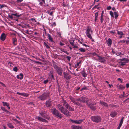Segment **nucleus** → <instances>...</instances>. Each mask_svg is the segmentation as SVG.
<instances>
[{
    "label": "nucleus",
    "mask_w": 129,
    "mask_h": 129,
    "mask_svg": "<svg viewBox=\"0 0 129 129\" xmlns=\"http://www.w3.org/2000/svg\"><path fill=\"white\" fill-rule=\"evenodd\" d=\"M85 30V33L87 37L89 39H92L91 35L93 31H92L91 27L89 26H88L86 28Z\"/></svg>",
    "instance_id": "1"
},
{
    "label": "nucleus",
    "mask_w": 129,
    "mask_h": 129,
    "mask_svg": "<svg viewBox=\"0 0 129 129\" xmlns=\"http://www.w3.org/2000/svg\"><path fill=\"white\" fill-rule=\"evenodd\" d=\"M51 111L52 113L55 115L61 118L62 117L61 114L60 113L56 108H54L52 109Z\"/></svg>",
    "instance_id": "2"
},
{
    "label": "nucleus",
    "mask_w": 129,
    "mask_h": 129,
    "mask_svg": "<svg viewBox=\"0 0 129 129\" xmlns=\"http://www.w3.org/2000/svg\"><path fill=\"white\" fill-rule=\"evenodd\" d=\"M91 118L93 121L96 123L100 122L101 120L100 116H92Z\"/></svg>",
    "instance_id": "3"
},
{
    "label": "nucleus",
    "mask_w": 129,
    "mask_h": 129,
    "mask_svg": "<svg viewBox=\"0 0 129 129\" xmlns=\"http://www.w3.org/2000/svg\"><path fill=\"white\" fill-rule=\"evenodd\" d=\"M63 105L65 106L67 109L70 111H74V109L70 107L68 104L66 103V101L64 100H63Z\"/></svg>",
    "instance_id": "4"
},
{
    "label": "nucleus",
    "mask_w": 129,
    "mask_h": 129,
    "mask_svg": "<svg viewBox=\"0 0 129 129\" xmlns=\"http://www.w3.org/2000/svg\"><path fill=\"white\" fill-rule=\"evenodd\" d=\"M89 99L87 98L86 97L84 96H83L82 97H80L78 98V101H81L83 102H86L87 103V102L88 101Z\"/></svg>",
    "instance_id": "5"
},
{
    "label": "nucleus",
    "mask_w": 129,
    "mask_h": 129,
    "mask_svg": "<svg viewBox=\"0 0 129 129\" xmlns=\"http://www.w3.org/2000/svg\"><path fill=\"white\" fill-rule=\"evenodd\" d=\"M49 96V94L47 93H44L41 96L39 97L41 100H44L47 98Z\"/></svg>",
    "instance_id": "6"
},
{
    "label": "nucleus",
    "mask_w": 129,
    "mask_h": 129,
    "mask_svg": "<svg viewBox=\"0 0 129 129\" xmlns=\"http://www.w3.org/2000/svg\"><path fill=\"white\" fill-rule=\"evenodd\" d=\"M84 119H80L78 120H73L72 119H70V121L72 123L75 124H80L82 122L84 121Z\"/></svg>",
    "instance_id": "7"
},
{
    "label": "nucleus",
    "mask_w": 129,
    "mask_h": 129,
    "mask_svg": "<svg viewBox=\"0 0 129 129\" xmlns=\"http://www.w3.org/2000/svg\"><path fill=\"white\" fill-rule=\"evenodd\" d=\"M70 99L71 100L72 102L80 106L81 105L79 103H77V101H78V99H75L72 97H70Z\"/></svg>",
    "instance_id": "8"
},
{
    "label": "nucleus",
    "mask_w": 129,
    "mask_h": 129,
    "mask_svg": "<svg viewBox=\"0 0 129 129\" xmlns=\"http://www.w3.org/2000/svg\"><path fill=\"white\" fill-rule=\"evenodd\" d=\"M58 107L59 109V110L62 113L64 112V111L65 110L64 108L62 106V105L60 104L58 105Z\"/></svg>",
    "instance_id": "9"
},
{
    "label": "nucleus",
    "mask_w": 129,
    "mask_h": 129,
    "mask_svg": "<svg viewBox=\"0 0 129 129\" xmlns=\"http://www.w3.org/2000/svg\"><path fill=\"white\" fill-rule=\"evenodd\" d=\"M97 56L98 57L99 60V62L101 63H103L105 62V60L104 57H102L97 55Z\"/></svg>",
    "instance_id": "10"
},
{
    "label": "nucleus",
    "mask_w": 129,
    "mask_h": 129,
    "mask_svg": "<svg viewBox=\"0 0 129 129\" xmlns=\"http://www.w3.org/2000/svg\"><path fill=\"white\" fill-rule=\"evenodd\" d=\"M56 71H57V72L58 74L60 75H61L62 74L63 70L61 68L59 67L57 68V69L56 70Z\"/></svg>",
    "instance_id": "11"
},
{
    "label": "nucleus",
    "mask_w": 129,
    "mask_h": 129,
    "mask_svg": "<svg viewBox=\"0 0 129 129\" xmlns=\"http://www.w3.org/2000/svg\"><path fill=\"white\" fill-rule=\"evenodd\" d=\"M71 128L72 129H82V126H77L75 125H73L71 126Z\"/></svg>",
    "instance_id": "12"
},
{
    "label": "nucleus",
    "mask_w": 129,
    "mask_h": 129,
    "mask_svg": "<svg viewBox=\"0 0 129 129\" xmlns=\"http://www.w3.org/2000/svg\"><path fill=\"white\" fill-rule=\"evenodd\" d=\"M6 38L5 34L4 33H2L0 37V39L2 41H4Z\"/></svg>",
    "instance_id": "13"
},
{
    "label": "nucleus",
    "mask_w": 129,
    "mask_h": 129,
    "mask_svg": "<svg viewBox=\"0 0 129 129\" xmlns=\"http://www.w3.org/2000/svg\"><path fill=\"white\" fill-rule=\"evenodd\" d=\"M123 120L124 117H123L121 118V120L119 124L118 127H117V129H120L123 122Z\"/></svg>",
    "instance_id": "14"
},
{
    "label": "nucleus",
    "mask_w": 129,
    "mask_h": 129,
    "mask_svg": "<svg viewBox=\"0 0 129 129\" xmlns=\"http://www.w3.org/2000/svg\"><path fill=\"white\" fill-rule=\"evenodd\" d=\"M117 86L118 89L120 90L124 89L125 88V86L121 85H117Z\"/></svg>",
    "instance_id": "15"
},
{
    "label": "nucleus",
    "mask_w": 129,
    "mask_h": 129,
    "mask_svg": "<svg viewBox=\"0 0 129 129\" xmlns=\"http://www.w3.org/2000/svg\"><path fill=\"white\" fill-rule=\"evenodd\" d=\"M36 118L38 119L39 121H42L44 122H47V121L46 120L44 119L41 117H36Z\"/></svg>",
    "instance_id": "16"
},
{
    "label": "nucleus",
    "mask_w": 129,
    "mask_h": 129,
    "mask_svg": "<svg viewBox=\"0 0 129 129\" xmlns=\"http://www.w3.org/2000/svg\"><path fill=\"white\" fill-rule=\"evenodd\" d=\"M117 113L116 112L113 111L110 113V115L112 117H114L117 115Z\"/></svg>",
    "instance_id": "17"
},
{
    "label": "nucleus",
    "mask_w": 129,
    "mask_h": 129,
    "mask_svg": "<svg viewBox=\"0 0 129 129\" xmlns=\"http://www.w3.org/2000/svg\"><path fill=\"white\" fill-rule=\"evenodd\" d=\"M88 105L92 110H95L96 109V107L95 106L93 105L92 104H88Z\"/></svg>",
    "instance_id": "18"
},
{
    "label": "nucleus",
    "mask_w": 129,
    "mask_h": 129,
    "mask_svg": "<svg viewBox=\"0 0 129 129\" xmlns=\"http://www.w3.org/2000/svg\"><path fill=\"white\" fill-rule=\"evenodd\" d=\"M107 43L109 46H110L111 45L112 42L111 39L109 38L107 41Z\"/></svg>",
    "instance_id": "19"
},
{
    "label": "nucleus",
    "mask_w": 129,
    "mask_h": 129,
    "mask_svg": "<svg viewBox=\"0 0 129 129\" xmlns=\"http://www.w3.org/2000/svg\"><path fill=\"white\" fill-rule=\"evenodd\" d=\"M64 112H63L62 113L65 115L69 116H70V113L68 111L65 110L64 111Z\"/></svg>",
    "instance_id": "20"
},
{
    "label": "nucleus",
    "mask_w": 129,
    "mask_h": 129,
    "mask_svg": "<svg viewBox=\"0 0 129 129\" xmlns=\"http://www.w3.org/2000/svg\"><path fill=\"white\" fill-rule=\"evenodd\" d=\"M117 33L118 35H120L119 37L120 38H122V36L124 35V34L122 31H118Z\"/></svg>",
    "instance_id": "21"
},
{
    "label": "nucleus",
    "mask_w": 129,
    "mask_h": 129,
    "mask_svg": "<svg viewBox=\"0 0 129 129\" xmlns=\"http://www.w3.org/2000/svg\"><path fill=\"white\" fill-rule=\"evenodd\" d=\"M13 43L14 45H17V40L16 38H14L13 39Z\"/></svg>",
    "instance_id": "22"
},
{
    "label": "nucleus",
    "mask_w": 129,
    "mask_h": 129,
    "mask_svg": "<svg viewBox=\"0 0 129 129\" xmlns=\"http://www.w3.org/2000/svg\"><path fill=\"white\" fill-rule=\"evenodd\" d=\"M64 77L66 79H68L70 78V76L69 75H68L67 73H64Z\"/></svg>",
    "instance_id": "23"
},
{
    "label": "nucleus",
    "mask_w": 129,
    "mask_h": 129,
    "mask_svg": "<svg viewBox=\"0 0 129 129\" xmlns=\"http://www.w3.org/2000/svg\"><path fill=\"white\" fill-rule=\"evenodd\" d=\"M46 104L47 107H50L51 105V103L49 101H47L46 102Z\"/></svg>",
    "instance_id": "24"
},
{
    "label": "nucleus",
    "mask_w": 129,
    "mask_h": 129,
    "mask_svg": "<svg viewBox=\"0 0 129 129\" xmlns=\"http://www.w3.org/2000/svg\"><path fill=\"white\" fill-rule=\"evenodd\" d=\"M2 103L3 104V105L4 106H6L8 107L9 109H10V107L9 106V105L8 103L7 102H2Z\"/></svg>",
    "instance_id": "25"
},
{
    "label": "nucleus",
    "mask_w": 129,
    "mask_h": 129,
    "mask_svg": "<svg viewBox=\"0 0 129 129\" xmlns=\"http://www.w3.org/2000/svg\"><path fill=\"white\" fill-rule=\"evenodd\" d=\"M82 74L83 77H85L87 76V74L84 71H83L82 72Z\"/></svg>",
    "instance_id": "26"
},
{
    "label": "nucleus",
    "mask_w": 129,
    "mask_h": 129,
    "mask_svg": "<svg viewBox=\"0 0 129 129\" xmlns=\"http://www.w3.org/2000/svg\"><path fill=\"white\" fill-rule=\"evenodd\" d=\"M79 50L81 52H84L86 51V50L85 49L83 48H80L79 49Z\"/></svg>",
    "instance_id": "27"
},
{
    "label": "nucleus",
    "mask_w": 129,
    "mask_h": 129,
    "mask_svg": "<svg viewBox=\"0 0 129 129\" xmlns=\"http://www.w3.org/2000/svg\"><path fill=\"white\" fill-rule=\"evenodd\" d=\"M100 102L101 104L107 107L108 106L107 104L106 103L101 101H100Z\"/></svg>",
    "instance_id": "28"
},
{
    "label": "nucleus",
    "mask_w": 129,
    "mask_h": 129,
    "mask_svg": "<svg viewBox=\"0 0 129 129\" xmlns=\"http://www.w3.org/2000/svg\"><path fill=\"white\" fill-rule=\"evenodd\" d=\"M40 114L42 117L45 118H46L45 114V113L41 112H40Z\"/></svg>",
    "instance_id": "29"
},
{
    "label": "nucleus",
    "mask_w": 129,
    "mask_h": 129,
    "mask_svg": "<svg viewBox=\"0 0 129 129\" xmlns=\"http://www.w3.org/2000/svg\"><path fill=\"white\" fill-rule=\"evenodd\" d=\"M48 37L49 40L51 42H53V41L52 37H51L50 35L48 34Z\"/></svg>",
    "instance_id": "30"
},
{
    "label": "nucleus",
    "mask_w": 129,
    "mask_h": 129,
    "mask_svg": "<svg viewBox=\"0 0 129 129\" xmlns=\"http://www.w3.org/2000/svg\"><path fill=\"white\" fill-rule=\"evenodd\" d=\"M116 54L117 56H121L122 55H123V54L121 52H118L116 53Z\"/></svg>",
    "instance_id": "31"
},
{
    "label": "nucleus",
    "mask_w": 129,
    "mask_h": 129,
    "mask_svg": "<svg viewBox=\"0 0 129 129\" xmlns=\"http://www.w3.org/2000/svg\"><path fill=\"white\" fill-rule=\"evenodd\" d=\"M120 60L122 61H123L125 62H127L128 61V59L126 58L121 59H120Z\"/></svg>",
    "instance_id": "32"
},
{
    "label": "nucleus",
    "mask_w": 129,
    "mask_h": 129,
    "mask_svg": "<svg viewBox=\"0 0 129 129\" xmlns=\"http://www.w3.org/2000/svg\"><path fill=\"white\" fill-rule=\"evenodd\" d=\"M103 14H101V18H100V21L101 23H102L103 22L104 19L103 17Z\"/></svg>",
    "instance_id": "33"
},
{
    "label": "nucleus",
    "mask_w": 129,
    "mask_h": 129,
    "mask_svg": "<svg viewBox=\"0 0 129 129\" xmlns=\"http://www.w3.org/2000/svg\"><path fill=\"white\" fill-rule=\"evenodd\" d=\"M19 76H20L19 77V79L20 80L22 79L23 78V74L22 73H20L19 74Z\"/></svg>",
    "instance_id": "34"
},
{
    "label": "nucleus",
    "mask_w": 129,
    "mask_h": 129,
    "mask_svg": "<svg viewBox=\"0 0 129 129\" xmlns=\"http://www.w3.org/2000/svg\"><path fill=\"white\" fill-rule=\"evenodd\" d=\"M29 94L27 93H23L22 96L24 97H27L29 96Z\"/></svg>",
    "instance_id": "35"
},
{
    "label": "nucleus",
    "mask_w": 129,
    "mask_h": 129,
    "mask_svg": "<svg viewBox=\"0 0 129 129\" xmlns=\"http://www.w3.org/2000/svg\"><path fill=\"white\" fill-rule=\"evenodd\" d=\"M114 14L115 18H116L118 17V13L117 12H114Z\"/></svg>",
    "instance_id": "36"
},
{
    "label": "nucleus",
    "mask_w": 129,
    "mask_h": 129,
    "mask_svg": "<svg viewBox=\"0 0 129 129\" xmlns=\"http://www.w3.org/2000/svg\"><path fill=\"white\" fill-rule=\"evenodd\" d=\"M11 14L12 15H13L17 17H19L20 16V15H17V13H16L15 14L12 13Z\"/></svg>",
    "instance_id": "37"
},
{
    "label": "nucleus",
    "mask_w": 129,
    "mask_h": 129,
    "mask_svg": "<svg viewBox=\"0 0 129 129\" xmlns=\"http://www.w3.org/2000/svg\"><path fill=\"white\" fill-rule=\"evenodd\" d=\"M110 14L111 15V17H114V14L113 12L111 11H110Z\"/></svg>",
    "instance_id": "38"
},
{
    "label": "nucleus",
    "mask_w": 129,
    "mask_h": 129,
    "mask_svg": "<svg viewBox=\"0 0 129 129\" xmlns=\"http://www.w3.org/2000/svg\"><path fill=\"white\" fill-rule=\"evenodd\" d=\"M98 13H96L95 14V22H96V20H97V18H98Z\"/></svg>",
    "instance_id": "39"
},
{
    "label": "nucleus",
    "mask_w": 129,
    "mask_h": 129,
    "mask_svg": "<svg viewBox=\"0 0 129 129\" xmlns=\"http://www.w3.org/2000/svg\"><path fill=\"white\" fill-rule=\"evenodd\" d=\"M18 70V68L16 67H15L13 68V70L15 72H17Z\"/></svg>",
    "instance_id": "40"
},
{
    "label": "nucleus",
    "mask_w": 129,
    "mask_h": 129,
    "mask_svg": "<svg viewBox=\"0 0 129 129\" xmlns=\"http://www.w3.org/2000/svg\"><path fill=\"white\" fill-rule=\"evenodd\" d=\"M8 126L11 128H14V127L13 126V125L10 124H9L8 125Z\"/></svg>",
    "instance_id": "41"
},
{
    "label": "nucleus",
    "mask_w": 129,
    "mask_h": 129,
    "mask_svg": "<svg viewBox=\"0 0 129 129\" xmlns=\"http://www.w3.org/2000/svg\"><path fill=\"white\" fill-rule=\"evenodd\" d=\"M44 44L45 46L46 47V48L48 49H49L50 48L49 47L46 43L45 42H44Z\"/></svg>",
    "instance_id": "42"
},
{
    "label": "nucleus",
    "mask_w": 129,
    "mask_h": 129,
    "mask_svg": "<svg viewBox=\"0 0 129 129\" xmlns=\"http://www.w3.org/2000/svg\"><path fill=\"white\" fill-rule=\"evenodd\" d=\"M125 42V41L124 40H120V41L119 42V43H124Z\"/></svg>",
    "instance_id": "43"
},
{
    "label": "nucleus",
    "mask_w": 129,
    "mask_h": 129,
    "mask_svg": "<svg viewBox=\"0 0 129 129\" xmlns=\"http://www.w3.org/2000/svg\"><path fill=\"white\" fill-rule=\"evenodd\" d=\"M60 50L61 51L64 52L66 53H67L68 52L67 51H65L64 49H60Z\"/></svg>",
    "instance_id": "44"
},
{
    "label": "nucleus",
    "mask_w": 129,
    "mask_h": 129,
    "mask_svg": "<svg viewBox=\"0 0 129 129\" xmlns=\"http://www.w3.org/2000/svg\"><path fill=\"white\" fill-rule=\"evenodd\" d=\"M13 120L15 122H16L17 123H19V121H18L17 120L15 119H13Z\"/></svg>",
    "instance_id": "45"
},
{
    "label": "nucleus",
    "mask_w": 129,
    "mask_h": 129,
    "mask_svg": "<svg viewBox=\"0 0 129 129\" xmlns=\"http://www.w3.org/2000/svg\"><path fill=\"white\" fill-rule=\"evenodd\" d=\"M1 108L3 111L5 112H8V111L4 108L3 107H1Z\"/></svg>",
    "instance_id": "46"
},
{
    "label": "nucleus",
    "mask_w": 129,
    "mask_h": 129,
    "mask_svg": "<svg viewBox=\"0 0 129 129\" xmlns=\"http://www.w3.org/2000/svg\"><path fill=\"white\" fill-rule=\"evenodd\" d=\"M125 62H121V66H123L125 65Z\"/></svg>",
    "instance_id": "47"
},
{
    "label": "nucleus",
    "mask_w": 129,
    "mask_h": 129,
    "mask_svg": "<svg viewBox=\"0 0 129 129\" xmlns=\"http://www.w3.org/2000/svg\"><path fill=\"white\" fill-rule=\"evenodd\" d=\"M34 62L36 63H37L38 64H41V62L39 61H34Z\"/></svg>",
    "instance_id": "48"
},
{
    "label": "nucleus",
    "mask_w": 129,
    "mask_h": 129,
    "mask_svg": "<svg viewBox=\"0 0 129 129\" xmlns=\"http://www.w3.org/2000/svg\"><path fill=\"white\" fill-rule=\"evenodd\" d=\"M48 81V79H47L46 80H45L44 81V84H46L47 83Z\"/></svg>",
    "instance_id": "49"
},
{
    "label": "nucleus",
    "mask_w": 129,
    "mask_h": 129,
    "mask_svg": "<svg viewBox=\"0 0 129 129\" xmlns=\"http://www.w3.org/2000/svg\"><path fill=\"white\" fill-rule=\"evenodd\" d=\"M111 9V7L110 6H108L107 7V10H110Z\"/></svg>",
    "instance_id": "50"
},
{
    "label": "nucleus",
    "mask_w": 129,
    "mask_h": 129,
    "mask_svg": "<svg viewBox=\"0 0 129 129\" xmlns=\"http://www.w3.org/2000/svg\"><path fill=\"white\" fill-rule=\"evenodd\" d=\"M0 84H1V85L3 87H5V85H4V84L2 83V82H0Z\"/></svg>",
    "instance_id": "51"
},
{
    "label": "nucleus",
    "mask_w": 129,
    "mask_h": 129,
    "mask_svg": "<svg viewBox=\"0 0 129 129\" xmlns=\"http://www.w3.org/2000/svg\"><path fill=\"white\" fill-rule=\"evenodd\" d=\"M59 44L60 45L62 46L64 45V43H62L61 42H60L59 43Z\"/></svg>",
    "instance_id": "52"
},
{
    "label": "nucleus",
    "mask_w": 129,
    "mask_h": 129,
    "mask_svg": "<svg viewBox=\"0 0 129 129\" xmlns=\"http://www.w3.org/2000/svg\"><path fill=\"white\" fill-rule=\"evenodd\" d=\"M8 17L9 18H10L11 19H12L13 18V17L12 15H8Z\"/></svg>",
    "instance_id": "53"
},
{
    "label": "nucleus",
    "mask_w": 129,
    "mask_h": 129,
    "mask_svg": "<svg viewBox=\"0 0 129 129\" xmlns=\"http://www.w3.org/2000/svg\"><path fill=\"white\" fill-rule=\"evenodd\" d=\"M17 94H18L19 95H20L22 96V94H23V93H19V92H17Z\"/></svg>",
    "instance_id": "54"
},
{
    "label": "nucleus",
    "mask_w": 129,
    "mask_h": 129,
    "mask_svg": "<svg viewBox=\"0 0 129 129\" xmlns=\"http://www.w3.org/2000/svg\"><path fill=\"white\" fill-rule=\"evenodd\" d=\"M80 65L78 63H77V64L76 65V67H79Z\"/></svg>",
    "instance_id": "55"
},
{
    "label": "nucleus",
    "mask_w": 129,
    "mask_h": 129,
    "mask_svg": "<svg viewBox=\"0 0 129 129\" xmlns=\"http://www.w3.org/2000/svg\"><path fill=\"white\" fill-rule=\"evenodd\" d=\"M23 0H17L16 2L17 3H20Z\"/></svg>",
    "instance_id": "56"
},
{
    "label": "nucleus",
    "mask_w": 129,
    "mask_h": 129,
    "mask_svg": "<svg viewBox=\"0 0 129 129\" xmlns=\"http://www.w3.org/2000/svg\"><path fill=\"white\" fill-rule=\"evenodd\" d=\"M67 59L69 60H70L71 59V57L69 56H67Z\"/></svg>",
    "instance_id": "57"
},
{
    "label": "nucleus",
    "mask_w": 129,
    "mask_h": 129,
    "mask_svg": "<svg viewBox=\"0 0 129 129\" xmlns=\"http://www.w3.org/2000/svg\"><path fill=\"white\" fill-rule=\"evenodd\" d=\"M70 43L71 44V45H72V46H74V43L73 42H70Z\"/></svg>",
    "instance_id": "58"
},
{
    "label": "nucleus",
    "mask_w": 129,
    "mask_h": 129,
    "mask_svg": "<svg viewBox=\"0 0 129 129\" xmlns=\"http://www.w3.org/2000/svg\"><path fill=\"white\" fill-rule=\"evenodd\" d=\"M31 20L32 21H35V22H36V21L35 20L34 18H32L31 19Z\"/></svg>",
    "instance_id": "59"
},
{
    "label": "nucleus",
    "mask_w": 129,
    "mask_h": 129,
    "mask_svg": "<svg viewBox=\"0 0 129 129\" xmlns=\"http://www.w3.org/2000/svg\"><path fill=\"white\" fill-rule=\"evenodd\" d=\"M59 67H58L57 66V65H55L54 66V68L56 69V70L58 68H59Z\"/></svg>",
    "instance_id": "60"
},
{
    "label": "nucleus",
    "mask_w": 129,
    "mask_h": 129,
    "mask_svg": "<svg viewBox=\"0 0 129 129\" xmlns=\"http://www.w3.org/2000/svg\"><path fill=\"white\" fill-rule=\"evenodd\" d=\"M53 13V11H51V12L49 14L50 15L52 16Z\"/></svg>",
    "instance_id": "61"
},
{
    "label": "nucleus",
    "mask_w": 129,
    "mask_h": 129,
    "mask_svg": "<svg viewBox=\"0 0 129 129\" xmlns=\"http://www.w3.org/2000/svg\"><path fill=\"white\" fill-rule=\"evenodd\" d=\"M126 87L127 88H128L129 87V83H127L126 84Z\"/></svg>",
    "instance_id": "62"
},
{
    "label": "nucleus",
    "mask_w": 129,
    "mask_h": 129,
    "mask_svg": "<svg viewBox=\"0 0 129 129\" xmlns=\"http://www.w3.org/2000/svg\"><path fill=\"white\" fill-rule=\"evenodd\" d=\"M120 2H126L127 0H119Z\"/></svg>",
    "instance_id": "63"
},
{
    "label": "nucleus",
    "mask_w": 129,
    "mask_h": 129,
    "mask_svg": "<svg viewBox=\"0 0 129 129\" xmlns=\"http://www.w3.org/2000/svg\"><path fill=\"white\" fill-rule=\"evenodd\" d=\"M83 46H85V47H87L88 46L87 45H86L85 44H82Z\"/></svg>",
    "instance_id": "64"
}]
</instances>
